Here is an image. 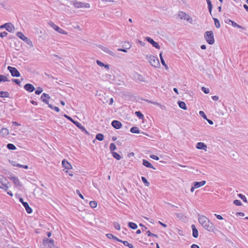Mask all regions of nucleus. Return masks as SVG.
Returning <instances> with one entry per match:
<instances>
[{"label": "nucleus", "instance_id": "1", "mask_svg": "<svg viewBox=\"0 0 248 248\" xmlns=\"http://www.w3.org/2000/svg\"><path fill=\"white\" fill-rule=\"evenodd\" d=\"M198 220L199 223L206 230L209 232L214 231V224L206 217L204 216H199Z\"/></svg>", "mask_w": 248, "mask_h": 248}, {"label": "nucleus", "instance_id": "2", "mask_svg": "<svg viewBox=\"0 0 248 248\" xmlns=\"http://www.w3.org/2000/svg\"><path fill=\"white\" fill-rule=\"evenodd\" d=\"M204 38L209 45H213L215 42L214 34L212 31H207L204 33Z\"/></svg>", "mask_w": 248, "mask_h": 248}, {"label": "nucleus", "instance_id": "3", "mask_svg": "<svg viewBox=\"0 0 248 248\" xmlns=\"http://www.w3.org/2000/svg\"><path fill=\"white\" fill-rule=\"evenodd\" d=\"M73 5L77 8H89L90 7V4L89 3L78 1L77 0L73 1Z\"/></svg>", "mask_w": 248, "mask_h": 248}, {"label": "nucleus", "instance_id": "4", "mask_svg": "<svg viewBox=\"0 0 248 248\" xmlns=\"http://www.w3.org/2000/svg\"><path fill=\"white\" fill-rule=\"evenodd\" d=\"M146 58L149 59L150 63L153 66L155 67H158L160 66L159 62L157 57L154 56H150L148 57V56H147Z\"/></svg>", "mask_w": 248, "mask_h": 248}, {"label": "nucleus", "instance_id": "5", "mask_svg": "<svg viewBox=\"0 0 248 248\" xmlns=\"http://www.w3.org/2000/svg\"><path fill=\"white\" fill-rule=\"evenodd\" d=\"M16 35L18 37H19L20 39L22 40L23 41H24L27 44L31 46H32V43L30 39L26 37L22 32H21V31L17 32Z\"/></svg>", "mask_w": 248, "mask_h": 248}, {"label": "nucleus", "instance_id": "6", "mask_svg": "<svg viewBox=\"0 0 248 248\" xmlns=\"http://www.w3.org/2000/svg\"><path fill=\"white\" fill-rule=\"evenodd\" d=\"M7 69L10 72L11 76L13 77H19L20 76V74L19 72L17 70V69L12 66H8L7 67Z\"/></svg>", "mask_w": 248, "mask_h": 248}, {"label": "nucleus", "instance_id": "7", "mask_svg": "<svg viewBox=\"0 0 248 248\" xmlns=\"http://www.w3.org/2000/svg\"><path fill=\"white\" fill-rule=\"evenodd\" d=\"M43 245L45 247L51 248L54 246V241L52 239L45 237L43 239Z\"/></svg>", "mask_w": 248, "mask_h": 248}, {"label": "nucleus", "instance_id": "8", "mask_svg": "<svg viewBox=\"0 0 248 248\" xmlns=\"http://www.w3.org/2000/svg\"><path fill=\"white\" fill-rule=\"evenodd\" d=\"M48 24L52 27L54 30L62 34H67V32H66L64 30L62 29L61 28H59L58 26H57L56 25H55L53 22L52 21H49L48 23Z\"/></svg>", "mask_w": 248, "mask_h": 248}, {"label": "nucleus", "instance_id": "9", "mask_svg": "<svg viewBox=\"0 0 248 248\" xmlns=\"http://www.w3.org/2000/svg\"><path fill=\"white\" fill-rule=\"evenodd\" d=\"M0 28H5L8 31L10 32H14L15 27L14 25L11 23H6L0 26Z\"/></svg>", "mask_w": 248, "mask_h": 248}, {"label": "nucleus", "instance_id": "10", "mask_svg": "<svg viewBox=\"0 0 248 248\" xmlns=\"http://www.w3.org/2000/svg\"><path fill=\"white\" fill-rule=\"evenodd\" d=\"M19 202L22 203L23 206L25 208L26 212L28 214H31L32 213V210L29 206V205L27 202H24L23 199L22 198H19Z\"/></svg>", "mask_w": 248, "mask_h": 248}, {"label": "nucleus", "instance_id": "11", "mask_svg": "<svg viewBox=\"0 0 248 248\" xmlns=\"http://www.w3.org/2000/svg\"><path fill=\"white\" fill-rule=\"evenodd\" d=\"M145 40H147L149 43H150L152 46L157 49H159L160 46L159 44L156 42H155L152 38L150 37H145Z\"/></svg>", "mask_w": 248, "mask_h": 248}, {"label": "nucleus", "instance_id": "12", "mask_svg": "<svg viewBox=\"0 0 248 248\" xmlns=\"http://www.w3.org/2000/svg\"><path fill=\"white\" fill-rule=\"evenodd\" d=\"M98 47L101 50H102L104 52L107 53L108 54H109L110 55H111L112 56H114L115 55V53H114L112 51L110 50L107 47L101 45H99Z\"/></svg>", "mask_w": 248, "mask_h": 248}, {"label": "nucleus", "instance_id": "13", "mask_svg": "<svg viewBox=\"0 0 248 248\" xmlns=\"http://www.w3.org/2000/svg\"><path fill=\"white\" fill-rule=\"evenodd\" d=\"M112 126L116 129H119L122 126V123L117 120H113L111 122Z\"/></svg>", "mask_w": 248, "mask_h": 248}, {"label": "nucleus", "instance_id": "14", "mask_svg": "<svg viewBox=\"0 0 248 248\" xmlns=\"http://www.w3.org/2000/svg\"><path fill=\"white\" fill-rule=\"evenodd\" d=\"M24 88L25 90L30 93L32 92L35 90V88L33 85L30 83L26 84L24 86Z\"/></svg>", "mask_w": 248, "mask_h": 248}, {"label": "nucleus", "instance_id": "15", "mask_svg": "<svg viewBox=\"0 0 248 248\" xmlns=\"http://www.w3.org/2000/svg\"><path fill=\"white\" fill-rule=\"evenodd\" d=\"M50 98V97L49 95L46 93H43L41 96V99L42 100V101L47 105L49 104L48 99Z\"/></svg>", "mask_w": 248, "mask_h": 248}, {"label": "nucleus", "instance_id": "16", "mask_svg": "<svg viewBox=\"0 0 248 248\" xmlns=\"http://www.w3.org/2000/svg\"><path fill=\"white\" fill-rule=\"evenodd\" d=\"M178 16L181 19H184L185 20H187V21H189L190 19L192 21L191 18H189V16L187 15L185 12H180L179 13Z\"/></svg>", "mask_w": 248, "mask_h": 248}, {"label": "nucleus", "instance_id": "17", "mask_svg": "<svg viewBox=\"0 0 248 248\" xmlns=\"http://www.w3.org/2000/svg\"><path fill=\"white\" fill-rule=\"evenodd\" d=\"M142 165L147 168L155 170V168L152 165V164L146 159L142 160Z\"/></svg>", "mask_w": 248, "mask_h": 248}, {"label": "nucleus", "instance_id": "18", "mask_svg": "<svg viewBox=\"0 0 248 248\" xmlns=\"http://www.w3.org/2000/svg\"><path fill=\"white\" fill-rule=\"evenodd\" d=\"M191 229L192 230V236L194 238H197L198 237V231L196 228L195 225L192 224L191 225Z\"/></svg>", "mask_w": 248, "mask_h": 248}, {"label": "nucleus", "instance_id": "19", "mask_svg": "<svg viewBox=\"0 0 248 248\" xmlns=\"http://www.w3.org/2000/svg\"><path fill=\"white\" fill-rule=\"evenodd\" d=\"M62 166L66 169L69 170L72 169L71 165L65 159L62 161Z\"/></svg>", "mask_w": 248, "mask_h": 248}, {"label": "nucleus", "instance_id": "20", "mask_svg": "<svg viewBox=\"0 0 248 248\" xmlns=\"http://www.w3.org/2000/svg\"><path fill=\"white\" fill-rule=\"evenodd\" d=\"M205 184L206 181L204 180L201 182H194L193 183V186H195V187H196V188L204 186Z\"/></svg>", "mask_w": 248, "mask_h": 248}, {"label": "nucleus", "instance_id": "21", "mask_svg": "<svg viewBox=\"0 0 248 248\" xmlns=\"http://www.w3.org/2000/svg\"><path fill=\"white\" fill-rule=\"evenodd\" d=\"M196 148L198 149L205 150L207 148L206 145L203 142H198L196 144Z\"/></svg>", "mask_w": 248, "mask_h": 248}, {"label": "nucleus", "instance_id": "22", "mask_svg": "<svg viewBox=\"0 0 248 248\" xmlns=\"http://www.w3.org/2000/svg\"><path fill=\"white\" fill-rule=\"evenodd\" d=\"M229 21L230 22H231L232 23V25L234 27H237V28H238L239 29H241L242 30H246V28L245 27H244L243 26H240L239 25H238L237 23H236V22H235L234 21L231 20V19H229Z\"/></svg>", "mask_w": 248, "mask_h": 248}, {"label": "nucleus", "instance_id": "23", "mask_svg": "<svg viewBox=\"0 0 248 248\" xmlns=\"http://www.w3.org/2000/svg\"><path fill=\"white\" fill-rule=\"evenodd\" d=\"M106 236L107 237L110 239H113L115 241H117L118 242H122V240L119 239L116 236H114L111 233H108L106 234Z\"/></svg>", "mask_w": 248, "mask_h": 248}, {"label": "nucleus", "instance_id": "24", "mask_svg": "<svg viewBox=\"0 0 248 248\" xmlns=\"http://www.w3.org/2000/svg\"><path fill=\"white\" fill-rule=\"evenodd\" d=\"M11 180H12L13 183L16 186H20V181L19 179L15 176H11L10 178Z\"/></svg>", "mask_w": 248, "mask_h": 248}, {"label": "nucleus", "instance_id": "25", "mask_svg": "<svg viewBox=\"0 0 248 248\" xmlns=\"http://www.w3.org/2000/svg\"><path fill=\"white\" fill-rule=\"evenodd\" d=\"M0 134L3 137H5L9 135V131L7 128H3L0 130Z\"/></svg>", "mask_w": 248, "mask_h": 248}, {"label": "nucleus", "instance_id": "26", "mask_svg": "<svg viewBox=\"0 0 248 248\" xmlns=\"http://www.w3.org/2000/svg\"><path fill=\"white\" fill-rule=\"evenodd\" d=\"M178 104L179 105V107L181 108H182V109H183L184 110L187 109L186 105V103L184 102L181 101H179L178 102Z\"/></svg>", "mask_w": 248, "mask_h": 248}, {"label": "nucleus", "instance_id": "27", "mask_svg": "<svg viewBox=\"0 0 248 248\" xmlns=\"http://www.w3.org/2000/svg\"><path fill=\"white\" fill-rule=\"evenodd\" d=\"M162 54H163V52H160V53H159V57H160V58L161 62L162 64L164 66H165L166 69H168V66L166 64L163 58Z\"/></svg>", "mask_w": 248, "mask_h": 248}, {"label": "nucleus", "instance_id": "28", "mask_svg": "<svg viewBox=\"0 0 248 248\" xmlns=\"http://www.w3.org/2000/svg\"><path fill=\"white\" fill-rule=\"evenodd\" d=\"M130 131L132 133L139 134L140 133L139 128L136 126L131 127Z\"/></svg>", "mask_w": 248, "mask_h": 248}, {"label": "nucleus", "instance_id": "29", "mask_svg": "<svg viewBox=\"0 0 248 248\" xmlns=\"http://www.w3.org/2000/svg\"><path fill=\"white\" fill-rule=\"evenodd\" d=\"M73 124L75 125H76L77 127H78L79 129H80L81 131L82 130H85V128L78 121H76L75 122H73Z\"/></svg>", "mask_w": 248, "mask_h": 248}, {"label": "nucleus", "instance_id": "30", "mask_svg": "<svg viewBox=\"0 0 248 248\" xmlns=\"http://www.w3.org/2000/svg\"><path fill=\"white\" fill-rule=\"evenodd\" d=\"M0 97H2V98L9 97V93L7 92L0 91Z\"/></svg>", "mask_w": 248, "mask_h": 248}, {"label": "nucleus", "instance_id": "31", "mask_svg": "<svg viewBox=\"0 0 248 248\" xmlns=\"http://www.w3.org/2000/svg\"><path fill=\"white\" fill-rule=\"evenodd\" d=\"M128 227L133 230H135L138 228L137 225L136 223L132 222H129L128 223Z\"/></svg>", "mask_w": 248, "mask_h": 248}, {"label": "nucleus", "instance_id": "32", "mask_svg": "<svg viewBox=\"0 0 248 248\" xmlns=\"http://www.w3.org/2000/svg\"><path fill=\"white\" fill-rule=\"evenodd\" d=\"M111 154L113 157L118 160H119L122 158L121 156L116 152H112Z\"/></svg>", "mask_w": 248, "mask_h": 248}, {"label": "nucleus", "instance_id": "33", "mask_svg": "<svg viewBox=\"0 0 248 248\" xmlns=\"http://www.w3.org/2000/svg\"><path fill=\"white\" fill-rule=\"evenodd\" d=\"M104 139V135L101 133L97 134L95 136V139L98 140L99 141H102Z\"/></svg>", "mask_w": 248, "mask_h": 248}, {"label": "nucleus", "instance_id": "34", "mask_svg": "<svg viewBox=\"0 0 248 248\" xmlns=\"http://www.w3.org/2000/svg\"><path fill=\"white\" fill-rule=\"evenodd\" d=\"M209 12L211 14L213 6L210 0H206Z\"/></svg>", "mask_w": 248, "mask_h": 248}, {"label": "nucleus", "instance_id": "35", "mask_svg": "<svg viewBox=\"0 0 248 248\" xmlns=\"http://www.w3.org/2000/svg\"><path fill=\"white\" fill-rule=\"evenodd\" d=\"M9 183H7L6 184L1 183V185H0V188L6 190L9 188Z\"/></svg>", "mask_w": 248, "mask_h": 248}, {"label": "nucleus", "instance_id": "36", "mask_svg": "<svg viewBox=\"0 0 248 248\" xmlns=\"http://www.w3.org/2000/svg\"><path fill=\"white\" fill-rule=\"evenodd\" d=\"M121 243H123V244L126 247H128L129 248H133L134 246L132 244H130L127 241H123L122 240Z\"/></svg>", "mask_w": 248, "mask_h": 248}, {"label": "nucleus", "instance_id": "37", "mask_svg": "<svg viewBox=\"0 0 248 248\" xmlns=\"http://www.w3.org/2000/svg\"><path fill=\"white\" fill-rule=\"evenodd\" d=\"M2 81H10V80L8 79L7 76L2 75H0V82Z\"/></svg>", "mask_w": 248, "mask_h": 248}, {"label": "nucleus", "instance_id": "38", "mask_svg": "<svg viewBox=\"0 0 248 248\" xmlns=\"http://www.w3.org/2000/svg\"><path fill=\"white\" fill-rule=\"evenodd\" d=\"M7 148L10 150H15L16 148L15 145L12 143L7 144Z\"/></svg>", "mask_w": 248, "mask_h": 248}, {"label": "nucleus", "instance_id": "39", "mask_svg": "<svg viewBox=\"0 0 248 248\" xmlns=\"http://www.w3.org/2000/svg\"><path fill=\"white\" fill-rule=\"evenodd\" d=\"M214 20L215 25L217 28H219L220 27V22L219 20L217 18H213Z\"/></svg>", "mask_w": 248, "mask_h": 248}, {"label": "nucleus", "instance_id": "40", "mask_svg": "<svg viewBox=\"0 0 248 248\" xmlns=\"http://www.w3.org/2000/svg\"><path fill=\"white\" fill-rule=\"evenodd\" d=\"M135 114L140 119H143L144 116L141 113V112L140 111H136Z\"/></svg>", "mask_w": 248, "mask_h": 248}, {"label": "nucleus", "instance_id": "41", "mask_svg": "<svg viewBox=\"0 0 248 248\" xmlns=\"http://www.w3.org/2000/svg\"><path fill=\"white\" fill-rule=\"evenodd\" d=\"M135 78H136L137 80H139L140 81H144V78L142 76L138 74H136V76H135Z\"/></svg>", "mask_w": 248, "mask_h": 248}, {"label": "nucleus", "instance_id": "42", "mask_svg": "<svg viewBox=\"0 0 248 248\" xmlns=\"http://www.w3.org/2000/svg\"><path fill=\"white\" fill-rule=\"evenodd\" d=\"M141 178L142 182L144 184V185L147 186H149L150 185V183L147 181L146 178L143 176H142Z\"/></svg>", "mask_w": 248, "mask_h": 248}, {"label": "nucleus", "instance_id": "43", "mask_svg": "<svg viewBox=\"0 0 248 248\" xmlns=\"http://www.w3.org/2000/svg\"><path fill=\"white\" fill-rule=\"evenodd\" d=\"M48 106L49 108H50L52 109H53L58 112L60 111L59 108L56 106H53L52 105H51L49 104H48Z\"/></svg>", "mask_w": 248, "mask_h": 248}, {"label": "nucleus", "instance_id": "44", "mask_svg": "<svg viewBox=\"0 0 248 248\" xmlns=\"http://www.w3.org/2000/svg\"><path fill=\"white\" fill-rule=\"evenodd\" d=\"M238 197H239L243 201L245 202H248L245 196V195H243L242 194H238Z\"/></svg>", "mask_w": 248, "mask_h": 248}, {"label": "nucleus", "instance_id": "45", "mask_svg": "<svg viewBox=\"0 0 248 248\" xmlns=\"http://www.w3.org/2000/svg\"><path fill=\"white\" fill-rule=\"evenodd\" d=\"M89 204L92 208H95L97 206V204L96 202L93 201L90 202Z\"/></svg>", "mask_w": 248, "mask_h": 248}, {"label": "nucleus", "instance_id": "46", "mask_svg": "<svg viewBox=\"0 0 248 248\" xmlns=\"http://www.w3.org/2000/svg\"><path fill=\"white\" fill-rule=\"evenodd\" d=\"M116 149V145H115L114 143H110V146H109V149L110 150V151L112 152H114V151Z\"/></svg>", "mask_w": 248, "mask_h": 248}, {"label": "nucleus", "instance_id": "47", "mask_svg": "<svg viewBox=\"0 0 248 248\" xmlns=\"http://www.w3.org/2000/svg\"><path fill=\"white\" fill-rule=\"evenodd\" d=\"M43 91V90L42 88L39 87L37 88V90L35 91V93L36 94L39 95L42 93Z\"/></svg>", "mask_w": 248, "mask_h": 248}, {"label": "nucleus", "instance_id": "48", "mask_svg": "<svg viewBox=\"0 0 248 248\" xmlns=\"http://www.w3.org/2000/svg\"><path fill=\"white\" fill-rule=\"evenodd\" d=\"M12 82L15 83L19 86H21L20 81L18 79H12Z\"/></svg>", "mask_w": 248, "mask_h": 248}, {"label": "nucleus", "instance_id": "49", "mask_svg": "<svg viewBox=\"0 0 248 248\" xmlns=\"http://www.w3.org/2000/svg\"><path fill=\"white\" fill-rule=\"evenodd\" d=\"M199 114L204 119H205V120L207 119V116L203 111H200L199 112Z\"/></svg>", "mask_w": 248, "mask_h": 248}, {"label": "nucleus", "instance_id": "50", "mask_svg": "<svg viewBox=\"0 0 248 248\" xmlns=\"http://www.w3.org/2000/svg\"><path fill=\"white\" fill-rule=\"evenodd\" d=\"M233 203L237 206H240L242 205L241 201L238 200H234Z\"/></svg>", "mask_w": 248, "mask_h": 248}, {"label": "nucleus", "instance_id": "51", "mask_svg": "<svg viewBox=\"0 0 248 248\" xmlns=\"http://www.w3.org/2000/svg\"><path fill=\"white\" fill-rule=\"evenodd\" d=\"M202 91L204 92L205 93L207 94L209 93V90L208 88H205L204 87H202Z\"/></svg>", "mask_w": 248, "mask_h": 248}, {"label": "nucleus", "instance_id": "52", "mask_svg": "<svg viewBox=\"0 0 248 248\" xmlns=\"http://www.w3.org/2000/svg\"><path fill=\"white\" fill-rule=\"evenodd\" d=\"M17 167H19V168H24L25 169H28V166L24 165H21L20 164H17Z\"/></svg>", "mask_w": 248, "mask_h": 248}, {"label": "nucleus", "instance_id": "53", "mask_svg": "<svg viewBox=\"0 0 248 248\" xmlns=\"http://www.w3.org/2000/svg\"><path fill=\"white\" fill-rule=\"evenodd\" d=\"M114 227L115 228V229L117 230H120V225L116 223V222H114Z\"/></svg>", "mask_w": 248, "mask_h": 248}, {"label": "nucleus", "instance_id": "54", "mask_svg": "<svg viewBox=\"0 0 248 248\" xmlns=\"http://www.w3.org/2000/svg\"><path fill=\"white\" fill-rule=\"evenodd\" d=\"M64 117L65 118H66V119H67L68 120H69L70 121H71L72 123H73V122H75L76 121L74 120L71 117L68 116L66 114H64Z\"/></svg>", "mask_w": 248, "mask_h": 248}, {"label": "nucleus", "instance_id": "55", "mask_svg": "<svg viewBox=\"0 0 248 248\" xmlns=\"http://www.w3.org/2000/svg\"><path fill=\"white\" fill-rule=\"evenodd\" d=\"M149 102L153 104H154V105H157L158 106H160L162 108H163V107L164 108L165 106H162L160 104L157 103V102H154V101H148Z\"/></svg>", "mask_w": 248, "mask_h": 248}, {"label": "nucleus", "instance_id": "56", "mask_svg": "<svg viewBox=\"0 0 248 248\" xmlns=\"http://www.w3.org/2000/svg\"><path fill=\"white\" fill-rule=\"evenodd\" d=\"M150 158L153 159H155V160H159V157L158 156L155 155H150Z\"/></svg>", "mask_w": 248, "mask_h": 248}, {"label": "nucleus", "instance_id": "57", "mask_svg": "<svg viewBox=\"0 0 248 248\" xmlns=\"http://www.w3.org/2000/svg\"><path fill=\"white\" fill-rule=\"evenodd\" d=\"M124 46H125V47L126 48V49H129V48H130L131 47V45H130L129 44V42H125L124 43Z\"/></svg>", "mask_w": 248, "mask_h": 248}, {"label": "nucleus", "instance_id": "58", "mask_svg": "<svg viewBox=\"0 0 248 248\" xmlns=\"http://www.w3.org/2000/svg\"><path fill=\"white\" fill-rule=\"evenodd\" d=\"M96 63L97 64L101 66V67H104V66L105 65V63H104L103 62H101V61H99V60H97L96 61Z\"/></svg>", "mask_w": 248, "mask_h": 248}, {"label": "nucleus", "instance_id": "59", "mask_svg": "<svg viewBox=\"0 0 248 248\" xmlns=\"http://www.w3.org/2000/svg\"><path fill=\"white\" fill-rule=\"evenodd\" d=\"M76 193L79 196L80 198H81L82 199H84L83 196L81 194L80 191L78 189L76 190Z\"/></svg>", "mask_w": 248, "mask_h": 248}, {"label": "nucleus", "instance_id": "60", "mask_svg": "<svg viewBox=\"0 0 248 248\" xmlns=\"http://www.w3.org/2000/svg\"><path fill=\"white\" fill-rule=\"evenodd\" d=\"M7 34H8V33L7 32L3 31L0 33V37L3 38V37L7 36Z\"/></svg>", "mask_w": 248, "mask_h": 248}, {"label": "nucleus", "instance_id": "61", "mask_svg": "<svg viewBox=\"0 0 248 248\" xmlns=\"http://www.w3.org/2000/svg\"><path fill=\"white\" fill-rule=\"evenodd\" d=\"M236 216H240V217H244L245 216L244 213H243L242 212H237L236 214Z\"/></svg>", "mask_w": 248, "mask_h": 248}, {"label": "nucleus", "instance_id": "62", "mask_svg": "<svg viewBox=\"0 0 248 248\" xmlns=\"http://www.w3.org/2000/svg\"><path fill=\"white\" fill-rule=\"evenodd\" d=\"M215 216L216 217H217L218 219H219V220H222V219H223V217H222V216H221V215H217V214H215Z\"/></svg>", "mask_w": 248, "mask_h": 248}, {"label": "nucleus", "instance_id": "63", "mask_svg": "<svg viewBox=\"0 0 248 248\" xmlns=\"http://www.w3.org/2000/svg\"><path fill=\"white\" fill-rule=\"evenodd\" d=\"M127 49H126L125 47L124 48H118V51H122L124 52H127Z\"/></svg>", "mask_w": 248, "mask_h": 248}, {"label": "nucleus", "instance_id": "64", "mask_svg": "<svg viewBox=\"0 0 248 248\" xmlns=\"http://www.w3.org/2000/svg\"><path fill=\"white\" fill-rule=\"evenodd\" d=\"M191 248H200V247L196 244H192L191 246Z\"/></svg>", "mask_w": 248, "mask_h": 248}]
</instances>
